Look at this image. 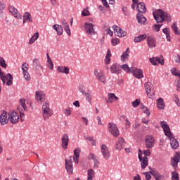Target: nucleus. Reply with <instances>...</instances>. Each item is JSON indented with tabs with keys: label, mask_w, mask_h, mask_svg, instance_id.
I'll list each match as a JSON object with an SVG mask.
<instances>
[{
	"label": "nucleus",
	"mask_w": 180,
	"mask_h": 180,
	"mask_svg": "<svg viewBox=\"0 0 180 180\" xmlns=\"http://www.w3.org/2000/svg\"><path fill=\"white\" fill-rule=\"evenodd\" d=\"M180 161V155H176L171 160V165L173 167L174 169L178 168V164Z\"/></svg>",
	"instance_id": "412c9836"
},
{
	"label": "nucleus",
	"mask_w": 180,
	"mask_h": 180,
	"mask_svg": "<svg viewBox=\"0 0 180 180\" xmlns=\"http://www.w3.org/2000/svg\"><path fill=\"white\" fill-rule=\"evenodd\" d=\"M18 110L20 113V122H25V119H23L25 117V110H20V107H18Z\"/></svg>",
	"instance_id": "e433bc0d"
},
{
	"label": "nucleus",
	"mask_w": 180,
	"mask_h": 180,
	"mask_svg": "<svg viewBox=\"0 0 180 180\" xmlns=\"http://www.w3.org/2000/svg\"><path fill=\"white\" fill-rule=\"evenodd\" d=\"M154 178L155 180H161L164 178V176L161 175L158 172L156 174H154Z\"/></svg>",
	"instance_id": "a18cd8bd"
},
{
	"label": "nucleus",
	"mask_w": 180,
	"mask_h": 180,
	"mask_svg": "<svg viewBox=\"0 0 180 180\" xmlns=\"http://www.w3.org/2000/svg\"><path fill=\"white\" fill-rule=\"evenodd\" d=\"M32 66L33 69L35 70V71H39V70H43V66L40 65V60L39 58H34L32 60Z\"/></svg>",
	"instance_id": "f3484780"
},
{
	"label": "nucleus",
	"mask_w": 180,
	"mask_h": 180,
	"mask_svg": "<svg viewBox=\"0 0 180 180\" xmlns=\"http://www.w3.org/2000/svg\"><path fill=\"white\" fill-rule=\"evenodd\" d=\"M4 9H5V5L4 3L0 1V15H2L4 13Z\"/></svg>",
	"instance_id": "13d9d810"
},
{
	"label": "nucleus",
	"mask_w": 180,
	"mask_h": 180,
	"mask_svg": "<svg viewBox=\"0 0 180 180\" xmlns=\"http://www.w3.org/2000/svg\"><path fill=\"white\" fill-rule=\"evenodd\" d=\"M143 175H145L146 180L151 179V174H150V172H143Z\"/></svg>",
	"instance_id": "052dcab7"
},
{
	"label": "nucleus",
	"mask_w": 180,
	"mask_h": 180,
	"mask_svg": "<svg viewBox=\"0 0 180 180\" xmlns=\"http://www.w3.org/2000/svg\"><path fill=\"white\" fill-rule=\"evenodd\" d=\"M58 72L62 74H70V68L68 67L58 66Z\"/></svg>",
	"instance_id": "cd10ccee"
},
{
	"label": "nucleus",
	"mask_w": 180,
	"mask_h": 180,
	"mask_svg": "<svg viewBox=\"0 0 180 180\" xmlns=\"http://www.w3.org/2000/svg\"><path fill=\"white\" fill-rule=\"evenodd\" d=\"M70 141V138L68 134H64L61 138V147L63 150H67L68 148V143Z\"/></svg>",
	"instance_id": "9d476101"
},
{
	"label": "nucleus",
	"mask_w": 180,
	"mask_h": 180,
	"mask_svg": "<svg viewBox=\"0 0 180 180\" xmlns=\"http://www.w3.org/2000/svg\"><path fill=\"white\" fill-rule=\"evenodd\" d=\"M156 13H158V15H156V16L160 17L161 22H164V14L165 13V12H164L161 9H158L156 11Z\"/></svg>",
	"instance_id": "f704fd0d"
},
{
	"label": "nucleus",
	"mask_w": 180,
	"mask_h": 180,
	"mask_svg": "<svg viewBox=\"0 0 180 180\" xmlns=\"http://www.w3.org/2000/svg\"><path fill=\"white\" fill-rule=\"evenodd\" d=\"M136 10L138 11V13H146L147 12V8H146V4L143 2H140L137 4Z\"/></svg>",
	"instance_id": "dca6fc26"
},
{
	"label": "nucleus",
	"mask_w": 180,
	"mask_h": 180,
	"mask_svg": "<svg viewBox=\"0 0 180 180\" xmlns=\"http://www.w3.org/2000/svg\"><path fill=\"white\" fill-rule=\"evenodd\" d=\"M148 165V160H142L141 162V167L142 169H145V168Z\"/></svg>",
	"instance_id": "79ce46f5"
},
{
	"label": "nucleus",
	"mask_w": 180,
	"mask_h": 180,
	"mask_svg": "<svg viewBox=\"0 0 180 180\" xmlns=\"http://www.w3.org/2000/svg\"><path fill=\"white\" fill-rule=\"evenodd\" d=\"M110 57H112V53H110V50L108 49L105 59V64H110Z\"/></svg>",
	"instance_id": "4c0bfd02"
},
{
	"label": "nucleus",
	"mask_w": 180,
	"mask_h": 180,
	"mask_svg": "<svg viewBox=\"0 0 180 180\" xmlns=\"http://www.w3.org/2000/svg\"><path fill=\"white\" fill-rule=\"evenodd\" d=\"M129 54H130V49L127 48L125 51L123 52L122 55L121 56L122 61H126L129 60Z\"/></svg>",
	"instance_id": "a878e982"
},
{
	"label": "nucleus",
	"mask_w": 180,
	"mask_h": 180,
	"mask_svg": "<svg viewBox=\"0 0 180 180\" xmlns=\"http://www.w3.org/2000/svg\"><path fill=\"white\" fill-rule=\"evenodd\" d=\"M174 101L175 103L177 105V106H180V101H179V98L178 97V95L174 94Z\"/></svg>",
	"instance_id": "8fccbe9b"
},
{
	"label": "nucleus",
	"mask_w": 180,
	"mask_h": 180,
	"mask_svg": "<svg viewBox=\"0 0 180 180\" xmlns=\"http://www.w3.org/2000/svg\"><path fill=\"white\" fill-rule=\"evenodd\" d=\"M172 29L174 32L175 34L178 36L180 35V32L178 30V26H176V22H174L172 25Z\"/></svg>",
	"instance_id": "58836bf2"
},
{
	"label": "nucleus",
	"mask_w": 180,
	"mask_h": 180,
	"mask_svg": "<svg viewBox=\"0 0 180 180\" xmlns=\"http://www.w3.org/2000/svg\"><path fill=\"white\" fill-rule=\"evenodd\" d=\"M94 75L98 81H101L103 84H106V79H105V76H103V73L98 70H94Z\"/></svg>",
	"instance_id": "a211bd4d"
},
{
	"label": "nucleus",
	"mask_w": 180,
	"mask_h": 180,
	"mask_svg": "<svg viewBox=\"0 0 180 180\" xmlns=\"http://www.w3.org/2000/svg\"><path fill=\"white\" fill-rule=\"evenodd\" d=\"M117 99H119V98L117 96H116V95L115 94L110 93V94H108V100L106 99V102H107V103H108V102L112 103V101H117Z\"/></svg>",
	"instance_id": "c85d7f7f"
},
{
	"label": "nucleus",
	"mask_w": 180,
	"mask_h": 180,
	"mask_svg": "<svg viewBox=\"0 0 180 180\" xmlns=\"http://www.w3.org/2000/svg\"><path fill=\"white\" fill-rule=\"evenodd\" d=\"M145 39H147V35L146 34L139 35L136 37L134 39L135 43H140V41H143Z\"/></svg>",
	"instance_id": "2f4dec72"
},
{
	"label": "nucleus",
	"mask_w": 180,
	"mask_h": 180,
	"mask_svg": "<svg viewBox=\"0 0 180 180\" xmlns=\"http://www.w3.org/2000/svg\"><path fill=\"white\" fill-rule=\"evenodd\" d=\"M120 68H122V70H124V71H125L126 72H128L129 71V65L127 64H124V65H122Z\"/></svg>",
	"instance_id": "4d7b16f0"
},
{
	"label": "nucleus",
	"mask_w": 180,
	"mask_h": 180,
	"mask_svg": "<svg viewBox=\"0 0 180 180\" xmlns=\"http://www.w3.org/2000/svg\"><path fill=\"white\" fill-rule=\"evenodd\" d=\"M36 99L37 101H40L41 102L44 101V94H43V91H36Z\"/></svg>",
	"instance_id": "473e14b6"
},
{
	"label": "nucleus",
	"mask_w": 180,
	"mask_h": 180,
	"mask_svg": "<svg viewBox=\"0 0 180 180\" xmlns=\"http://www.w3.org/2000/svg\"><path fill=\"white\" fill-rule=\"evenodd\" d=\"M157 108L160 110H162L165 108V103H164V99H162V98H159L157 100Z\"/></svg>",
	"instance_id": "393cba45"
},
{
	"label": "nucleus",
	"mask_w": 180,
	"mask_h": 180,
	"mask_svg": "<svg viewBox=\"0 0 180 180\" xmlns=\"http://www.w3.org/2000/svg\"><path fill=\"white\" fill-rule=\"evenodd\" d=\"M53 29L57 32L58 36L63 34V26L56 24L53 25Z\"/></svg>",
	"instance_id": "c756f323"
},
{
	"label": "nucleus",
	"mask_w": 180,
	"mask_h": 180,
	"mask_svg": "<svg viewBox=\"0 0 180 180\" xmlns=\"http://www.w3.org/2000/svg\"><path fill=\"white\" fill-rule=\"evenodd\" d=\"M0 65L1 67H2L3 68H6L7 67V64L5 62V59H4V58H0Z\"/></svg>",
	"instance_id": "c03bdc74"
},
{
	"label": "nucleus",
	"mask_w": 180,
	"mask_h": 180,
	"mask_svg": "<svg viewBox=\"0 0 180 180\" xmlns=\"http://www.w3.org/2000/svg\"><path fill=\"white\" fill-rule=\"evenodd\" d=\"M109 131L111 132V134L114 136V137H119V129H117V126L115 124L110 122L108 124Z\"/></svg>",
	"instance_id": "20e7f679"
},
{
	"label": "nucleus",
	"mask_w": 180,
	"mask_h": 180,
	"mask_svg": "<svg viewBox=\"0 0 180 180\" xmlns=\"http://www.w3.org/2000/svg\"><path fill=\"white\" fill-rule=\"evenodd\" d=\"M42 116L44 120L47 121L48 119H50L53 116V110L50 109V103L45 102L42 105Z\"/></svg>",
	"instance_id": "f03ea898"
},
{
	"label": "nucleus",
	"mask_w": 180,
	"mask_h": 180,
	"mask_svg": "<svg viewBox=\"0 0 180 180\" xmlns=\"http://www.w3.org/2000/svg\"><path fill=\"white\" fill-rule=\"evenodd\" d=\"M150 175H153L154 176V174H157L158 172L155 170V169H150V170L148 172Z\"/></svg>",
	"instance_id": "338daca9"
},
{
	"label": "nucleus",
	"mask_w": 180,
	"mask_h": 180,
	"mask_svg": "<svg viewBox=\"0 0 180 180\" xmlns=\"http://www.w3.org/2000/svg\"><path fill=\"white\" fill-rule=\"evenodd\" d=\"M143 154L145 156L150 157V155H151V152H150V150H146L143 151Z\"/></svg>",
	"instance_id": "0e129e2a"
},
{
	"label": "nucleus",
	"mask_w": 180,
	"mask_h": 180,
	"mask_svg": "<svg viewBox=\"0 0 180 180\" xmlns=\"http://www.w3.org/2000/svg\"><path fill=\"white\" fill-rule=\"evenodd\" d=\"M160 126L162 128H163L165 136H167V137H169L170 140L171 147L173 148L174 150H176V148L179 147V143L178 142V140H176L175 138L172 137V133H171L169 125H168L167 122L162 121L160 122Z\"/></svg>",
	"instance_id": "f257e3e1"
},
{
	"label": "nucleus",
	"mask_w": 180,
	"mask_h": 180,
	"mask_svg": "<svg viewBox=\"0 0 180 180\" xmlns=\"http://www.w3.org/2000/svg\"><path fill=\"white\" fill-rule=\"evenodd\" d=\"M4 79L7 86H11V85L13 84V76H12L11 73H8L6 74V75H4ZM6 80H7V82H6Z\"/></svg>",
	"instance_id": "2eb2a0df"
},
{
	"label": "nucleus",
	"mask_w": 180,
	"mask_h": 180,
	"mask_svg": "<svg viewBox=\"0 0 180 180\" xmlns=\"http://www.w3.org/2000/svg\"><path fill=\"white\" fill-rule=\"evenodd\" d=\"M136 19L138 20V23L140 25H145V23L147 22V18L141 13L136 14Z\"/></svg>",
	"instance_id": "5701e85b"
},
{
	"label": "nucleus",
	"mask_w": 180,
	"mask_h": 180,
	"mask_svg": "<svg viewBox=\"0 0 180 180\" xmlns=\"http://www.w3.org/2000/svg\"><path fill=\"white\" fill-rule=\"evenodd\" d=\"M20 106L18 108H20V110L27 111V107L26 106V100L25 98H22L19 100Z\"/></svg>",
	"instance_id": "bb28decb"
},
{
	"label": "nucleus",
	"mask_w": 180,
	"mask_h": 180,
	"mask_svg": "<svg viewBox=\"0 0 180 180\" xmlns=\"http://www.w3.org/2000/svg\"><path fill=\"white\" fill-rule=\"evenodd\" d=\"M177 70L176 68H172L171 69V72L173 75H175L176 77H179V74L176 72Z\"/></svg>",
	"instance_id": "6e6d98bb"
},
{
	"label": "nucleus",
	"mask_w": 180,
	"mask_h": 180,
	"mask_svg": "<svg viewBox=\"0 0 180 180\" xmlns=\"http://www.w3.org/2000/svg\"><path fill=\"white\" fill-rule=\"evenodd\" d=\"M39 32L34 34V35L30 39L29 44H33L34 41L39 39Z\"/></svg>",
	"instance_id": "72a5a7b5"
},
{
	"label": "nucleus",
	"mask_w": 180,
	"mask_h": 180,
	"mask_svg": "<svg viewBox=\"0 0 180 180\" xmlns=\"http://www.w3.org/2000/svg\"><path fill=\"white\" fill-rule=\"evenodd\" d=\"M79 92H81L82 94V95H84V94L86 92L84 89V86H82V85L79 86Z\"/></svg>",
	"instance_id": "e2e57ef3"
},
{
	"label": "nucleus",
	"mask_w": 180,
	"mask_h": 180,
	"mask_svg": "<svg viewBox=\"0 0 180 180\" xmlns=\"http://www.w3.org/2000/svg\"><path fill=\"white\" fill-rule=\"evenodd\" d=\"M22 70L25 81H30V75L27 72V70H29V64H27V63H23Z\"/></svg>",
	"instance_id": "1a4fd4ad"
},
{
	"label": "nucleus",
	"mask_w": 180,
	"mask_h": 180,
	"mask_svg": "<svg viewBox=\"0 0 180 180\" xmlns=\"http://www.w3.org/2000/svg\"><path fill=\"white\" fill-rule=\"evenodd\" d=\"M143 113H146L147 115V117L150 116V110L146 107L145 108V110H143Z\"/></svg>",
	"instance_id": "69168bd1"
},
{
	"label": "nucleus",
	"mask_w": 180,
	"mask_h": 180,
	"mask_svg": "<svg viewBox=\"0 0 180 180\" xmlns=\"http://www.w3.org/2000/svg\"><path fill=\"white\" fill-rule=\"evenodd\" d=\"M113 30L115 32V35L118 37H124V36L127 35V32L123 30L122 28H120L117 25L112 26Z\"/></svg>",
	"instance_id": "39448f33"
},
{
	"label": "nucleus",
	"mask_w": 180,
	"mask_h": 180,
	"mask_svg": "<svg viewBox=\"0 0 180 180\" xmlns=\"http://www.w3.org/2000/svg\"><path fill=\"white\" fill-rule=\"evenodd\" d=\"M131 103H132L133 108H137V106L140 105V99L137 98L134 101H133Z\"/></svg>",
	"instance_id": "3c124183"
},
{
	"label": "nucleus",
	"mask_w": 180,
	"mask_h": 180,
	"mask_svg": "<svg viewBox=\"0 0 180 180\" xmlns=\"http://www.w3.org/2000/svg\"><path fill=\"white\" fill-rule=\"evenodd\" d=\"M111 43L112 46H116L117 44H119V43H120V41L119 40V39L115 38L112 39Z\"/></svg>",
	"instance_id": "5fc2aeb1"
},
{
	"label": "nucleus",
	"mask_w": 180,
	"mask_h": 180,
	"mask_svg": "<svg viewBox=\"0 0 180 180\" xmlns=\"http://www.w3.org/2000/svg\"><path fill=\"white\" fill-rule=\"evenodd\" d=\"M126 146V141H124V139H122V137H120L118 139V141L116 143L115 148L117 150H122L123 148Z\"/></svg>",
	"instance_id": "6ab92c4d"
},
{
	"label": "nucleus",
	"mask_w": 180,
	"mask_h": 180,
	"mask_svg": "<svg viewBox=\"0 0 180 180\" xmlns=\"http://www.w3.org/2000/svg\"><path fill=\"white\" fill-rule=\"evenodd\" d=\"M84 27V30L87 34L94 36V34H96V32H95V30L94 29V24L85 22Z\"/></svg>",
	"instance_id": "0eeeda50"
},
{
	"label": "nucleus",
	"mask_w": 180,
	"mask_h": 180,
	"mask_svg": "<svg viewBox=\"0 0 180 180\" xmlns=\"http://www.w3.org/2000/svg\"><path fill=\"white\" fill-rule=\"evenodd\" d=\"M79 153H81L80 148H76L74 150V155L75 157H79Z\"/></svg>",
	"instance_id": "bf43d9fd"
},
{
	"label": "nucleus",
	"mask_w": 180,
	"mask_h": 180,
	"mask_svg": "<svg viewBox=\"0 0 180 180\" xmlns=\"http://www.w3.org/2000/svg\"><path fill=\"white\" fill-rule=\"evenodd\" d=\"M72 112L71 111V108H68V109H64V110H63V113H64V115H65V116H70V115H71Z\"/></svg>",
	"instance_id": "de8ad7c7"
},
{
	"label": "nucleus",
	"mask_w": 180,
	"mask_h": 180,
	"mask_svg": "<svg viewBox=\"0 0 180 180\" xmlns=\"http://www.w3.org/2000/svg\"><path fill=\"white\" fill-rule=\"evenodd\" d=\"M153 16H154V19H155V20H156L157 23H162V22H164V21H161V17L155 15V13H153Z\"/></svg>",
	"instance_id": "09e8293b"
},
{
	"label": "nucleus",
	"mask_w": 180,
	"mask_h": 180,
	"mask_svg": "<svg viewBox=\"0 0 180 180\" xmlns=\"http://www.w3.org/2000/svg\"><path fill=\"white\" fill-rule=\"evenodd\" d=\"M154 26V27H155V32H158L159 30H160V29H161V26H162V24H161V25H157V24H155V25H153Z\"/></svg>",
	"instance_id": "680f3d73"
},
{
	"label": "nucleus",
	"mask_w": 180,
	"mask_h": 180,
	"mask_svg": "<svg viewBox=\"0 0 180 180\" xmlns=\"http://www.w3.org/2000/svg\"><path fill=\"white\" fill-rule=\"evenodd\" d=\"M162 32L165 34H169V28L166 27L162 30Z\"/></svg>",
	"instance_id": "774afa93"
},
{
	"label": "nucleus",
	"mask_w": 180,
	"mask_h": 180,
	"mask_svg": "<svg viewBox=\"0 0 180 180\" xmlns=\"http://www.w3.org/2000/svg\"><path fill=\"white\" fill-rule=\"evenodd\" d=\"M65 169L67 172L72 175V171H74L72 167V157H70V160L65 159Z\"/></svg>",
	"instance_id": "f8f14e48"
},
{
	"label": "nucleus",
	"mask_w": 180,
	"mask_h": 180,
	"mask_svg": "<svg viewBox=\"0 0 180 180\" xmlns=\"http://www.w3.org/2000/svg\"><path fill=\"white\" fill-rule=\"evenodd\" d=\"M134 76L139 79H140V78H143L144 75H143V70L136 69L134 72Z\"/></svg>",
	"instance_id": "7c9ffc66"
},
{
	"label": "nucleus",
	"mask_w": 180,
	"mask_h": 180,
	"mask_svg": "<svg viewBox=\"0 0 180 180\" xmlns=\"http://www.w3.org/2000/svg\"><path fill=\"white\" fill-rule=\"evenodd\" d=\"M150 61L153 65H157L158 64H160L161 65H164V59H162L158 57H153L150 58Z\"/></svg>",
	"instance_id": "aec40b11"
},
{
	"label": "nucleus",
	"mask_w": 180,
	"mask_h": 180,
	"mask_svg": "<svg viewBox=\"0 0 180 180\" xmlns=\"http://www.w3.org/2000/svg\"><path fill=\"white\" fill-rule=\"evenodd\" d=\"M82 16H89V11L87 8H84L82 11Z\"/></svg>",
	"instance_id": "864d4df0"
},
{
	"label": "nucleus",
	"mask_w": 180,
	"mask_h": 180,
	"mask_svg": "<svg viewBox=\"0 0 180 180\" xmlns=\"http://www.w3.org/2000/svg\"><path fill=\"white\" fill-rule=\"evenodd\" d=\"M147 43L148 47L153 49L157 46V40H155V37L154 36H148L147 37Z\"/></svg>",
	"instance_id": "4468645a"
},
{
	"label": "nucleus",
	"mask_w": 180,
	"mask_h": 180,
	"mask_svg": "<svg viewBox=\"0 0 180 180\" xmlns=\"http://www.w3.org/2000/svg\"><path fill=\"white\" fill-rule=\"evenodd\" d=\"M172 180H179V174L176 171L172 172Z\"/></svg>",
	"instance_id": "ea45409f"
},
{
	"label": "nucleus",
	"mask_w": 180,
	"mask_h": 180,
	"mask_svg": "<svg viewBox=\"0 0 180 180\" xmlns=\"http://www.w3.org/2000/svg\"><path fill=\"white\" fill-rule=\"evenodd\" d=\"M8 117L11 123L16 124L19 122V115L16 112H12L8 114Z\"/></svg>",
	"instance_id": "9b49d317"
},
{
	"label": "nucleus",
	"mask_w": 180,
	"mask_h": 180,
	"mask_svg": "<svg viewBox=\"0 0 180 180\" xmlns=\"http://www.w3.org/2000/svg\"><path fill=\"white\" fill-rule=\"evenodd\" d=\"M86 96V100L88 102H91L92 101V93L90 91H87L84 94Z\"/></svg>",
	"instance_id": "c9c22d12"
},
{
	"label": "nucleus",
	"mask_w": 180,
	"mask_h": 180,
	"mask_svg": "<svg viewBox=\"0 0 180 180\" xmlns=\"http://www.w3.org/2000/svg\"><path fill=\"white\" fill-rule=\"evenodd\" d=\"M112 74H120L121 68L117 64H113L110 68Z\"/></svg>",
	"instance_id": "4be33fe9"
},
{
	"label": "nucleus",
	"mask_w": 180,
	"mask_h": 180,
	"mask_svg": "<svg viewBox=\"0 0 180 180\" xmlns=\"http://www.w3.org/2000/svg\"><path fill=\"white\" fill-rule=\"evenodd\" d=\"M153 84L150 82L145 83L144 87L145 90L146 91V94L150 98H153L154 96V89L153 88Z\"/></svg>",
	"instance_id": "7ed1b4c3"
},
{
	"label": "nucleus",
	"mask_w": 180,
	"mask_h": 180,
	"mask_svg": "<svg viewBox=\"0 0 180 180\" xmlns=\"http://www.w3.org/2000/svg\"><path fill=\"white\" fill-rule=\"evenodd\" d=\"M10 13H12L14 18H16L17 19H22V15H20V13H18V9L15 8V7H11L10 8Z\"/></svg>",
	"instance_id": "b1692460"
},
{
	"label": "nucleus",
	"mask_w": 180,
	"mask_h": 180,
	"mask_svg": "<svg viewBox=\"0 0 180 180\" xmlns=\"http://www.w3.org/2000/svg\"><path fill=\"white\" fill-rule=\"evenodd\" d=\"M163 19L165 20H167V22H171V15L169 13L165 12V14H163Z\"/></svg>",
	"instance_id": "37998d69"
},
{
	"label": "nucleus",
	"mask_w": 180,
	"mask_h": 180,
	"mask_svg": "<svg viewBox=\"0 0 180 180\" xmlns=\"http://www.w3.org/2000/svg\"><path fill=\"white\" fill-rule=\"evenodd\" d=\"M145 143L147 148H153L155 144V139L151 135L146 136Z\"/></svg>",
	"instance_id": "423d86ee"
},
{
	"label": "nucleus",
	"mask_w": 180,
	"mask_h": 180,
	"mask_svg": "<svg viewBox=\"0 0 180 180\" xmlns=\"http://www.w3.org/2000/svg\"><path fill=\"white\" fill-rule=\"evenodd\" d=\"M101 151L105 160H109L110 158V152H109V148L106 145H101Z\"/></svg>",
	"instance_id": "ddd939ff"
},
{
	"label": "nucleus",
	"mask_w": 180,
	"mask_h": 180,
	"mask_svg": "<svg viewBox=\"0 0 180 180\" xmlns=\"http://www.w3.org/2000/svg\"><path fill=\"white\" fill-rule=\"evenodd\" d=\"M94 176H95V171L92 169H89L88 170V177L94 178Z\"/></svg>",
	"instance_id": "49530a36"
},
{
	"label": "nucleus",
	"mask_w": 180,
	"mask_h": 180,
	"mask_svg": "<svg viewBox=\"0 0 180 180\" xmlns=\"http://www.w3.org/2000/svg\"><path fill=\"white\" fill-rule=\"evenodd\" d=\"M9 122V114L6 111H3L0 115V123L1 126H5Z\"/></svg>",
	"instance_id": "6e6552de"
},
{
	"label": "nucleus",
	"mask_w": 180,
	"mask_h": 180,
	"mask_svg": "<svg viewBox=\"0 0 180 180\" xmlns=\"http://www.w3.org/2000/svg\"><path fill=\"white\" fill-rule=\"evenodd\" d=\"M63 29L65 32H66L67 34H68V36H71V30H70V25L65 26Z\"/></svg>",
	"instance_id": "603ef678"
},
{
	"label": "nucleus",
	"mask_w": 180,
	"mask_h": 180,
	"mask_svg": "<svg viewBox=\"0 0 180 180\" xmlns=\"http://www.w3.org/2000/svg\"><path fill=\"white\" fill-rule=\"evenodd\" d=\"M29 16H30V13L26 12L25 13L24 15L22 16L23 18V21L22 23L25 24L27 20H29Z\"/></svg>",
	"instance_id": "a19ab883"
}]
</instances>
